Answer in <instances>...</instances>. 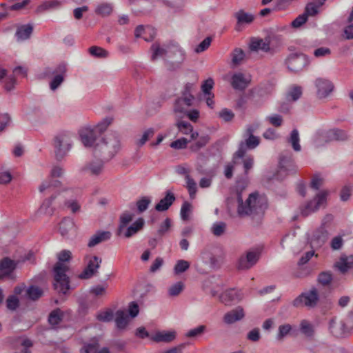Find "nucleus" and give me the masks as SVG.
Masks as SVG:
<instances>
[{"mask_svg": "<svg viewBox=\"0 0 353 353\" xmlns=\"http://www.w3.org/2000/svg\"><path fill=\"white\" fill-rule=\"evenodd\" d=\"M58 262L54 266V288L59 294H66L70 290V279L66 275L69 267L63 264V262H68L72 259L70 251L64 250L60 252L58 255Z\"/></svg>", "mask_w": 353, "mask_h": 353, "instance_id": "1", "label": "nucleus"}, {"mask_svg": "<svg viewBox=\"0 0 353 353\" xmlns=\"http://www.w3.org/2000/svg\"><path fill=\"white\" fill-rule=\"evenodd\" d=\"M238 208L237 212L241 217L251 216L254 219L256 216L261 218L267 208V203L264 199L259 197L257 192L252 193L243 202L241 194L237 196Z\"/></svg>", "mask_w": 353, "mask_h": 353, "instance_id": "2", "label": "nucleus"}, {"mask_svg": "<svg viewBox=\"0 0 353 353\" xmlns=\"http://www.w3.org/2000/svg\"><path fill=\"white\" fill-rule=\"evenodd\" d=\"M121 149V141L116 133L107 134L94 146V154L105 161L112 159Z\"/></svg>", "mask_w": 353, "mask_h": 353, "instance_id": "3", "label": "nucleus"}, {"mask_svg": "<svg viewBox=\"0 0 353 353\" xmlns=\"http://www.w3.org/2000/svg\"><path fill=\"white\" fill-rule=\"evenodd\" d=\"M112 119H105L104 121L97 125L94 128H86L80 132V137L82 143L85 147L94 148L99 137L111 123Z\"/></svg>", "mask_w": 353, "mask_h": 353, "instance_id": "4", "label": "nucleus"}, {"mask_svg": "<svg viewBox=\"0 0 353 353\" xmlns=\"http://www.w3.org/2000/svg\"><path fill=\"white\" fill-rule=\"evenodd\" d=\"M66 72V65L65 63H60L54 69L50 67L46 68L44 71L40 74V78L46 79L54 75L50 82V88L54 91L63 82Z\"/></svg>", "mask_w": 353, "mask_h": 353, "instance_id": "5", "label": "nucleus"}, {"mask_svg": "<svg viewBox=\"0 0 353 353\" xmlns=\"http://www.w3.org/2000/svg\"><path fill=\"white\" fill-rule=\"evenodd\" d=\"M72 134L68 132H61L54 137V152L57 161H62L72 147Z\"/></svg>", "mask_w": 353, "mask_h": 353, "instance_id": "6", "label": "nucleus"}, {"mask_svg": "<svg viewBox=\"0 0 353 353\" xmlns=\"http://www.w3.org/2000/svg\"><path fill=\"white\" fill-rule=\"evenodd\" d=\"M285 64L289 71L298 73L309 65L310 60L303 53H291L285 60Z\"/></svg>", "mask_w": 353, "mask_h": 353, "instance_id": "7", "label": "nucleus"}, {"mask_svg": "<svg viewBox=\"0 0 353 353\" xmlns=\"http://www.w3.org/2000/svg\"><path fill=\"white\" fill-rule=\"evenodd\" d=\"M330 330L336 337H342L353 330V310L349 312L347 318L339 323L334 319L330 321Z\"/></svg>", "mask_w": 353, "mask_h": 353, "instance_id": "8", "label": "nucleus"}, {"mask_svg": "<svg viewBox=\"0 0 353 353\" xmlns=\"http://www.w3.org/2000/svg\"><path fill=\"white\" fill-rule=\"evenodd\" d=\"M319 301V294L316 288H312L310 292L302 293L293 301L294 307L305 305L307 307H314Z\"/></svg>", "mask_w": 353, "mask_h": 353, "instance_id": "9", "label": "nucleus"}, {"mask_svg": "<svg viewBox=\"0 0 353 353\" xmlns=\"http://www.w3.org/2000/svg\"><path fill=\"white\" fill-rule=\"evenodd\" d=\"M260 143V139L254 135L250 136L245 142H241L238 150L233 155L234 163H237L236 159L243 158L246 152V148L254 149Z\"/></svg>", "mask_w": 353, "mask_h": 353, "instance_id": "10", "label": "nucleus"}, {"mask_svg": "<svg viewBox=\"0 0 353 353\" xmlns=\"http://www.w3.org/2000/svg\"><path fill=\"white\" fill-rule=\"evenodd\" d=\"M260 253L257 251H248L238 260L236 268L239 270H248L253 267L259 259Z\"/></svg>", "mask_w": 353, "mask_h": 353, "instance_id": "11", "label": "nucleus"}, {"mask_svg": "<svg viewBox=\"0 0 353 353\" xmlns=\"http://www.w3.org/2000/svg\"><path fill=\"white\" fill-rule=\"evenodd\" d=\"M260 253L257 251H248L238 260L236 268L239 270H248L253 267L259 259Z\"/></svg>", "mask_w": 353, "mask_h": 353, "instance_id": "12", "label": "nucleus"}, {"mask_svg": "<svg viewBox=\"0 0 353 353\" xmlns=\"http://www.w3.org/2000/svg\"><path fill=\"white\" fill-rule=\"evenodd\" d=\"M101 262V258L97 256H92L89 257L86 267L79 274V277L81 279H88L97 275Z\"/></svg>", "mask_w": 353, "mask_h": 353, "instance_id": "13", "label": "nucleus"}, {"mask_svg": "<svg viewBox=\"0 0 353 353\" xmlns=\"http://www.w3.org/2000/svg\"><path fill=\"white\" fill-rule=\"evenodd\" d=\"M327 194L328 192L326 190H323L318 193L314 199L309 201L305 205V208L302 210V215L307 216L310 213L317 210L321 205L325 203Z\"/></svg>", "mask_w": 353, "mask_h": 353, "instance_id": "14", "label": "nucleus"}, {"mask_svg": "<svg viewBox=\"0 0 353 353\" xmlns=\"http://www.w3.org/2000/svg\"><path fill=\"white\" fill-rule=\"evenodd\" d=\"M315 85L317 88V96L319 99L327 97L334 89L332 83L323 78H318L315 81Z\"/></svg>", "mask_w": 353, "mask_h": 353, "instance_id": "15", "label": "nucleus"}, {"mask_svg": "<svg viewBox=\"0 0 353 353\" xmlns=\"http://www.w3.org/2000/svg\"><path fill=\"white\" fill-rule=\"evenodd\" d=\"M195 97L187 98L185 97H180L177 98L174 104V112L185 113L186 110L193 105Z\"/></svg>", "mask_w": 353, "mask_h": 353, "instance_id": "16", "label": "nucleus"}, {"mask_svg": "<svg viewBox=\"0 0 353 353\" xmlns=\"http://www.w3.org/2000/svg\"><path fill=\"white\" fill-rule=\"evenodd\" d=\"M245 313L243 307L238 306L235 309L225 314L223 316V321L226 324H232L243 319Z\"/></svg>", "mask_w": 353, "mask_h": 353, "instance_id": "17", "label": "nucleus"}, {"mask_svg": "<svg viewBox=\"0 0 353 353\" xmlns=\"http://www.w3.org/2000/svg\"><path fill=\"white\" fill-rule=\"evenodd\" d=\"M175 200L176 197L174 194L168 190L165 192V196L155 205L154 209L158 212L166 211L172 205Z\"/></svg>", "mask_w": 353, "mask_h": 353, "instance_id": "18", "label": "nucleus"}, {"mask_svg": "<svg viewBox=\"0 0 353 353\" xmlns=\"http://www.w3.org/2000/svg\"><path fill=\"white\" fill-rule=\"evenodd\" d=\"M329 233L324 227H321L313 234L311 243L312 246L320 248L327 240Z\"/></svg>", "mask_w": 353, "mask_h": 353, "instance_id": "19", "label": "nucleus"}, {"mask_svg": "<svg viewBox=\"0 0 353 353\" xmlns=\"http://www.w3.org/2000/svg\"><path fill=\"white\" fill-rule=\"evenodd\" d=\"M242 297L239 292L234 289H229L219 296V300L225 305H229L232 302L241 300Z\"/></svg>", "mask_w": 353, "mask_h": 353, "instance_id": "20", "label": "nucleus"}, {"mask_svg": "<svg viewBox=\"0 0 353 353\" xmlns=\"http://www.w3.org/2000/svg\"><path fill=\"white\" fill-rule=\"evenodd\" d=\"M250 83V79L245 78L243 73H236L232 77L231 85L235 90H244Z\"/></svg>", "mask_w": 353, "mask_h": 353, "instance_id": "21", "label": "nucleus"}, {"mask_svg": "<svg viewBox=\"0 0 353 353\" xmlns=\"http://www.w3.org/2000/svg\"><path fill=\"white\" fill-rule=\"evenodd\" d=\"M17 263L8 257L0 261V276L10 275L16 268Z\"/></svg>", "mask_w": 353, "mask_h": 353, "instance_id": "22", "label": "nucleus"}, {"mask_svg": "<svg viewBox=\"0 0 353 353\" xmlns=\"http://www.w3.org/2000/svg\"><path fill=\"white\" fill-rule=\"evenodd\" d=\"M104 160L97 159L89 162L82 169L83 171H88L91 174L99 175L100 174L103 169Z\"/></svg>", "mask_w": 353, "mask_h": 353, "instance_id": "23", "label": "nucleus"}, {"mask_svg": "<svg viewBox=\"0 0 353 353\" xmlns=\"http://www.w3.org/2000/svg\"><path fill=\"white\" fill-rule=\"evenodd\" d=\"M111 233L109 231H98L95 234L92 236L88 243L89 248H92L99 243L110 239Z\"/></svg>", "mask_w": 353, "mask_h": 353, "instance_id": "24", "label": "nucleus"}, {"mask_svg": "<svg viewBox=\"0 0 353 353\" xmlns=\"http://www.w3.org/2000/svg\"><path fill=\"white\" fill-rule=\"evenodd\" d=\"M114 321L118 330H124L128 325L129 316L125 311L119 310L115 313Z\"/></svg>", "mask_w": 353, "mask_h": 353, "instance_id": "25", "label": "nucleus"}, {"mask_svg": "<svg viewBox=\"0 0 353 353\" xmlns=\"http://www.w3.org/2000/svg\"><path fill=\"white\" fill-rule=\"evenodd\" d=\"M336 266L342 273L353 268V255H341L339 261L336 262Z\"/></svg>", "mask_w": 353, "mask_h": 353, "instance_id": "26", "label": "nucleus"}, {"mask_svg": "<svg viewBox=\"0 0 353 353\" xmlns=\"http://www.w3.org/2000/svg\"><path fill=\"white\" fill-rule=\"evenodd\" d=\"M145 225L143 218H139L135 222L130 225L125 230L124 236L125 238H130L139 231L141 230Z\"/></svg>", "mask_w": 353, "mask_h": 353, "instance_id": "27", "label": "nucleus"}, {"mask_svg": "<svg viewBox=\"0 0 353 353\" xmlns=\"http://www.w3.org/2000/svg\"><path fill=\"white\" fill-rule=\"evenodd\" d=\"M61 2L58 0L46 1L42 2L36 9L37 13L55 10L61 7Z\"/></svg>", "mask_w": 353, "mask_h": 353, "instance_id": "28", "label": "nucleus"}, {"mask_svg": "<svg viewBox=\"0 0 353 353\" xmlns=\"http://www.w3.org/2000/svg\"><path fill=\"white\" fill-rule=\"evenodd\" d=\"M172 48H167V45L161 47L157 43H153L151 46V50H152V60L154 61L159 57L168 56V52H170Z\"/></svg>", "mask_w": 353, "mask_h": 353, "instance_id": "29", "label": "nucleus"}, {"mask_svg": "<svg viewBox=\"0 0 353 353\" xmlns=\"http://www.w3.org/2000/svg\"><path fill=\"white\" fill-rule=\"evenodd\" d=\"M32 30L31 25H23L17 28L15 35L19 41L26 40L30 38Z\"/></svg>", "mask_w": 353, "mask_h": 353, "instance_id": "30", "label": "nucleus"}, {"mask_svg": "<svg viewBox=\"0 0 353 353\" xmlns=\"http://www.w3.org/2000/svg\"><path fill=\"white\" fill-rule=\"evenodd\" d=\"M175 338V332H159L152 337V340L155 342L169 343L172 341Z\"/></svg>", "mask_w": 353, "mask_h": 353, "instance_id": "31", "label": "nucleus"}, {"mask_svg": "<svg viewBox=\"0 0 353 353\" xmlns=\"http://www.w3.org/2000/svg\"><path fill=\"white\" fill-rule=\"evenodd\" d=\"M74 223L72 219L68 217L64 218L59 224V231L63 236L68 235L69 232L74 228Z\"/></svg>", "mask_w": 353, "mask_h": 353, "instance_id": "32", "label": "nucleus"}, {"mask_svg": "<svg viewBox=\"0 0 353 353\" xmlns=\"http://www.w3.org/2000/svg\"><path fill=\"white\" fill-rule=\"evenodd\" d=\"M250 49L252 51L261 50L264 52H268L270 50V43L264 41L263 39L253 40L250 45Z\"/></svg>", "mask_w": 353, "mask_h": 353, "instance_id": "33", "label": "nucleus"}, {"mask_svg": "<svg viewBox=\"0 0 353 353\" xmlns=\"http://www.w3.org/2000/svg\"><path fill=\"white\" fill-rule=\"evenodd\" d=\"M42 289L35 285H30L27 290L26 294L32 301H37L43 296Z\"/></svg>", "mask_w": 353, "mask_h": 353, "instance_id": "34", "label": "nucleus"}, {"mask_svg": "<svg viewBox=\"0 0 353 353\" xmlns=\"http://www.w3.org/2000/svg\"><path fill=\"white\" fill-rule=\"evenodd\" d=\"M134 214L129 212H124L119 218V225L118 228V234H120L126 225L132 221Z\"/></svg>", "mask_w": 353, "mask_h": 353, "instance_id": "35", "label": "nucleus"}, {"mask_svg": "<svg viewBox=\"0 0 353 353\" xmlns=\"http://www.w3.org/2000/svg\"><path fill=\"white\" fill-rule=\"evenodd\" d=\"M63 316L62 311L59 308H57L50 313L48 322L52 325H57L61 322Z\"/></svg>", "mask_w": 353, "mask_h": 353, "instance_id": "36", "label": "nucleus"}, {"mask_svg": "<svg viewBox=\"0 0 353 353\" xmlns=\"http://www.w3.org/2000/svg\"><path fill=\"white\" fill-rule=\"evenodd\" d=\"M113 10L112 6L108 3H103L99 4L95 9V13L101 17H107L110 15Z\"/></svg>", "mask_w": 353, "mask_h": 353, "instance_id": "37", "label": "nucleus"}, {"mask_svg": "<svg viewBox=\"0 0 353 353\" xmlns=\"http://www.w3.org/2000/svg\"><path fill=\"white\" fill-rule=\"evenodd\" d=\"M244 51L241 48H235L231 54L232 64L233 66L239 65L245 58Z\"/></svg>", "mask_w": 353, "mask_h": 353, "instance_id": "38", "label": "nucleus"}, {"mask_svg": "<svg viewBox=\"0 0 353 353\" xmlns=\"http://www.w3.org/2000/svg\"><path fill=\"white\" fill-rule=\"evenodd\" d=\"M302 95V88L299 85H293L287 94L288 101H296Z\"/></svg>", "mask_w": 353, "mask_h": 353, "instance_id": "39", "label": "nucleus"}, {"mask_svg": "<svg viewBox=\"0 0 353 353\" xmlns=\"http://www.w3.org/2000/svg\"><path fill=\"white\" fill-rule=\"evenodd\" d=\"M170 52H168V57L170 58H172L176 55L179 56V61H182L183 59V52L181 50V49L179 48L178 45H176L172 43H170L167 45V48H172Z\"/></svg>", "mask_w": 353, "mask_h": 353, "instance_id": "40", "label": "nucleus"}, {"mask_svg": "<svg viewBox=\"0 0 353 353\" xmlns=\"http://www.w3.org/2000/svg\"><path fill=\"white\" fill-rule=\"evenodd\" d=\"M154 134V130L152 128H148L143 132L141 137L136 141V145L141 148L145 144V143L152 138Z\"/></svg>", "mask_w": 353, "mask_h": 353, "instance_id": "41", "label": "nucleus"}, {"mask_svg": "<svg viewBox=\"0 0 353 353\" xmlns=\"http://www.w3.org/2000/svg\"><path fill=\"white\" fill-rule=\"evenodd\" d=\"M235 16L239 23H250L254 20L252 14L246 13L243 10H240L236 12Z\"/></svg>", "mask_w": 353, "mask_h": 353, "instance_id": "42", "label": "nucleus"}, {"mask_svg": "<svg viewBox=\"0 0 353 353\" xmlns=\"http://www.w3.org/2000/svg\"><path fill=\"white\" fill-rule=\"evenodd\" d=\"M226 223L223 221L216 222L211 228V232L216 236H222L226 230Z\"/></svg>", "mask_w": 353, "mask_h": 353, "instance_id": "43", "label": "nucleus"}, {"mask_svg": "<svg viewBox=\"0 0 353 353\" xmlns=\"http://www.w3.org/2000/svg\"><path fill=\"white\" fill-rule=\"evenodd\" d=\"M151 203V199L149 196H143L136 202L139 213L145 212Z\"/></svg>", "mask_w": 353, "mask_h": 353, "instance_id": "44", "label": "nucleus"}, {"mask_svg": "<svg viewBox=\"0 0 353 353\" xmlns=\"http://www.w3.org/2000/svg\"><path fill=\"white\" fill-rule=\"evenodd\" d=\"M184 289V283L182 281H178L171 285L168 289V295L170 296H178Z\"/></svg>", "mask_w": 353, "mask_h": 353, "instance_id": "45", "label": "nucleus"}, {"mask_svg": "<svg viewBox=\"0 0 353 353\" xmlns=\"http://www.w3.org/2000/svg\"><path fill=\"white\" fill-rule=\"evenodd\" d=\"M209 137L208 136H203L199 137V140L194 143H192L190 146V149L192 152H197L201 148H203L209 141Z\"/></svg>", "mask_w": 353, "mask_h": 353, "instance_id": "46", "label": "nucleus"}, {"mask_svg": "<svg viewBox=\"0 0 353 353\" xmlns=\"http://www.w3.org/2000/svg\"><path fill=\"white\" fill-rule=\"evenodd\" d=\"M190 268V263L187 261L181 259L177 261L174 268V272L175 274H180L184 272H185L187 270H188Z\"/></svg>", "mask_w": 353, "mask_h": 353, "instance_id": "47", "label": "nucleus"}, {"mask_svg": "<svg viewBox=\"0 0 353 353\" xmlns=\"http://www.w3.org/2000/svg\"><path fill=\"white\" fill-rule=\"evenodd\" d=\"M291 330H292V326L290 324L281 325L279 327V332L276 336V339L279 341H283L284 337H285L287 335L290 334Z\"/></svg>", "mask_w": 353, "mask_h": 353, "instance_id": "48", "label": "nucleus"}, {"mask_svg": "<svg viewBox=\"0 0 353 353\" xmlns=\"http://www.w3.org/2000/svg\"><path fill=\"white\" fill-rule=\"evenodd\" d=\"M88 51L91 55L98 58H105L108 55V51L98 46H92Z\"/></svg>", "mask_w": 353, "mask_h": 353, "instance_id": "49", "label": "nucleus"}, {"mask_svg": "<svg viewBox=\"0 0 353 353\" xmlns=\"http://www.w3.org/2000/svg\"><path fill=\"white\" fill-rule=\"evenodd\" d=\"M289 141L291 143L292 146L295 151L301 150L299 132L296 129H294L292 131Z\"/></svg>", "mask_w": 353, "mask_h": 353, "instance_id": "50", "label": "nucleus"}, {"mask_svg": "<svg viewBox=\"0 0 353 353\" xmlns=\"http://www.w3.org/2000/svg\"><path fill=\"white\" fill-rule=\"evenodd\" d=\"M319 6H317L316 3L310 2L307 3L303 13L307 18L309 16L313 17L319 13Z\"/></svg>", "mask_w": 353, "mask_h": 353, "instance_id": "51", "label": "nucleus"}, {"mask_svg": "<svg viewBox=\"0 0 353 353\" xmlns=\"http://www.w3.org/2000/svg\"><path fill=\"white\" fill-rule=\"evenodd\" d=\"M187 188L191 199H194L196 192V183L190 175L186 177Z\"/></svg>", "mask_w": 353, "mask_h": 353, "instance_id": "52", "label": "nucleus"}, {"mask_svg": "<svg viewBox=\"0 0 353 353\" xmlns=\"http://www.w3.org/2000/svg\"><path fill=\"white\" fill-rule=\"evenodd\" d=\"M97 319L102 322H110L114 319L113 311L110 309L101 312L97 314Z\"/></svg>", "mask_w": 353, "mask_h": 353, "instance_id": "53", "label": "nucleus"}, {"mask_svg": "<svg viewBox=\"0 0 353 353\" xmlns=\"http://www.w3.org/2000/svg\"><path fill=\"white\" fill-rule=\"evenodd\" d=\"M178 130L184 134H188L193 130L192 125L184 121H179L176 123Z\"/></svg>", "mask_w": 353, "mask_h": 353, "instance_id": "54", "label": "nucleus"}, {"mask_svg": "<svg viewBox=\"0 0 353 353\" xmlns=\"http://www.w3.org/2000/svg\"><path fill=\"white\" fill-rule=\"evenodd\" d=\"M213 85L214 81L212 78H209L203 81L201 85V90L205 95L214 97L213 94L211 92Z\"/></svg>", "mask_w": 353, "mask_h": 353, "instance_id": "55", "label": "nucleus"}, {"mask_svg": "<svg viewBox=\"0 0 353 353\" xmlns=\"http://www.w3.org/2000/svg\"><path fill=\"white\" fill-rule=\"evenodd\" d=\"M19 305V300L16 296L11 295L8 297L6 300V306L8 310L14 311L17 310Z\"/></svg>", "mask_w": 353, "mask_h": 353, "instance_id": "56", "label": "nucleus"}, {"mask_svg": "<svg viewBox=\"0 0 353 353\" xmlns=\"http://www.w3.org/2000/svg\"><path fill=\"white\" fill-rule=\"evenodd\" d=\"M324 179L319 174H315L312 179L310 182V188L318 190L321 186L323 184Z\"/></svg>", "mask_w": 353, "mask_h": 353, "instance_id": "57", "label": "nucleus"}, {"mask_svg": "<svg viewBox=\"0 0 353 353\" xmlns=\"http://www.w3.org/2000/svg\"><path fill=\"white\" fill-rule=\"evenodd\" d=\"M219 117L225 122L232 121L234 117L233 112L229 109L224 108L219 112Z\"/></svg>", "mask_w": 353, "mask_h": 353, "instance_id": "58", "label": "nucleus"}, {"mask_svg": "<svg viewBox=\"0 0 353 353\" xmlns=\"http://www.w3.org/2000/svg\"><path fill=\"white\" fill-rule=\"evenodd\" d=\"M192 205L188 202L185 201L181 208V216L183 221L189 219V215L191 212Z\"/></svg>", "mask_w": 353, "mask_h": 353, "instance_id": "59", "label": "nucleus"}, {"mask_svg": "<svg viewBox=\"0 0 353 353\" xmlns=\"http://www.w3.org/2000/svg\"><path fill=\"white\" fill-rule=\"evenodd\" d=\"M171 227V219L170 218H166L163 223H162L159 227V229L157 231V234L159 236H162L167 232Z\"/></svg>", "mask_w": 353, "mask_h": 353, "instance_id": "60", "label": "nucleus"}, {"mask_svg": "<svg viewBox=\"0 0 353 353\" xmlns=\"http://www.w3.org/2000/svg\"><path fill=\"white\" fill-rule=\"evenodd\" d=\"M301 331L307 336H312L314 330L312 325L307 321L303 320L301 323Z\"/></svg>", "mask_w": 353, "mask_h": 353, "instance_id": "61", "label": "nucleus"}, {"mask_svg": "<svg viewBox=\"0 0 353 353\" xmlns=\"http://www.w3.org/2000/svg\"><path fill=\"white\" fill-rule=\"evenodd\" d=\"M333 138L336 141H345L349 136L346 132L342 130L336 129L332 131Z\"/></svg>", "mask_w": 353, "mask_h": 353, "instance_id": "62", "label": "nucleus"}, {"mask_svg": "<svg viewBox=\"0 0 353 353\" xmlns=\"http://www.w3.org/2000/svg\"><path fill=\"white\" fill-rule=\"evenodd\" d=\"M307 21V16L303 13L299 15L291 23L292 27L299 28L305 24Z\"/></svg>", "mask_w": 353, "mask_h": 353, "instance_id": "63", "label": "nucleus"}, {"mask_svg": "<svg viewBox=\"0 0 353 353\" xmlns=\"http://www.w3.org/2000/svg\"><path fill=\"white\" fill-rule=\"evenodd\" d=\"M332 280V274L327 272H321L319 275L318 281L323 285H328Z\"/></svg>", "mask_w": 353, "mask_h": 353, "instance_id": "64", "label": "nucleus"}]
</instances>
